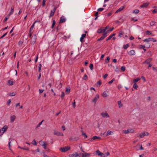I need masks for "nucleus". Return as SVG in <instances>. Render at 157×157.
<instances>
[{"label":"nucleus","instance_id":"f257e3e1","mask_svg":"<svg viewBox=\"0 0 157 157\" xmlns=\"http://www.w3.org/2000/svg\"><path fill=\"white\" fill-rule=\"evenodd\" d=\"M71 148L70 147L67 146L63 147H61L59 148V150L62 152H65L69 150Z\"/></svg>","mask_w":157,"mask_h":157},{"label":"nucleus","instance_id":"f03ea898","mask_svg":"<svg viewBox=\"0 0 157 157\" xmlns=\"http://www.w3.org/2000/svg\"><path fill=\"white\" fill-rule=\"evenodd\" d=\"M79 138L78 136H71L69 138V139L70 140L73 141H76L79 140Z\"/></svg>","mask_w":157,"mask_h":157},{"label":"nucleus","instance_id":"7ed1b4c3","mask_svg":"<svg viewBox=\"0 0 157 157\" xmlns=\"http://www.w3.org/2000/svg\"><path fill=\"white\" fill-rule=\"evenodd\" d=\"M151 41L154 42H156L157 41L156 40L154 39L153 38L151 37H149L148 38H146L143 40V41L145 42H148Z\"/></svg>","mask_w":157,"mask_h":157},{"label":"nucleus","instance_id":"20e7f679","mask_svg":"<svg viewBox=\"0 0 157 157\" xmlns=\"http://www.w3.org/2000/svg\"><path fill=\"white\" fill-rule=\"evenodd\" d=\"M8 128L7 126L5 125L1 128L0 130V132L2 134H3L5 132H6Z\"/></svg>","mask_w":157,"mask_h":157},{"label":"nucleus","instance_id":"39448f33","mask_svg":"<svg viewBox=\"0 0 157 157\" xmlns=\"http://www.w3.org/2000/svg\"><path fill=\"white\" fill-rule=\"evenodd\" d=\"M54 8L53 9L51 10L50 14L49 16V17L50 18L54 16V13H55L56 10V9H57V7H56L55 6H54Z\"/></svg>","mask_w":157,"mask_h":157},{"label":"nucleus","instance_id":"423d86ee","mask_svg":"<svg viewBox=\"0 0 157 157\" xmlns=\"http://www.w3.org/2000/svg\"><path fill=\"white\" fill-rule=\"evenodd\" d=\"M36 36L34 34L33 35L31 38V42L33 44H34L36 42Z\"/></svg>","mask_w":157,"mask_h":157},{"label":"nucleus","instance_id":"0eeeda50","mask_svg":"<svg viewBox=\"0 0 157 157\" xmlns=\"http://www.w3.org/2000/svg\"><path fill=\"white\" fill-rule=\"evenodd\" d=\"M134 132V130L132 129H128L127 130H123L124 133L125 134H127L128 133L131 132L133 133Z\"/></svg>","mask_w":157,"mask_h":157},{"label":"nucleus","instance_id":"6e6552de","mask_svg":"<svg viewBox=\"0 0 157 157\" xmlns=\"http://www.w3.org/2000/svg\"><path fill=\"white\" fill-rule=\"evenodd\" d=\"M99 98V95L98 94H97L96 95V96L95 97L93 100L92 101V102H94L95 104H96V101L98 100V99Z\"/></svg>","mask_w":157,"mask_h":157},{"label":"nucleus","instance_id":"1a4fd4ad","mask_svg":"<svg viewBox=\"0 0 157 157\" xmlns=\"http://www.w3.org/2000/svg\"><path fill=\"white\" fill-rule=\"evenodd\" d=\"M54 134L55 135H57L58 136H63V135L62 132H57L56 131H54Z\"/></svg>","mask_w":157,"mask_h":157},{"label":"nucleus","instance_id":"9d476101","mask_svg":"<svg viewBox=\"0 0 157 157\" xmlns=\"http://www.w3.org/2000/svg\"><path fill=\"white\" fill-rule=\"evenodd\" d=\"M101 138L99 136H93L92 138L90 139V141L93 142L95 140L97 139H100Z\"/></svg>","mask_w":157,"mask_h":157},{"label":"nucleus","instance_id":"9b49d317","mask_svg":"<svg viewBox=\"0 0 157 157\" xmlns=\"http://www.w3.org/2000/svg\"><path fill=\"white\" fill-rule=\"evenodd\" d=\"M101 115L104 117H109V115L108 114V113H101Z\"/></svg>","mask_w":157,"mask_h":157},{"label":"nucleus","instance_id":"f8f14e48","mask_svg":"<svg viewBox=\"0 0 157 157\" xmlns=\"http://www.w3.org/2000/svg\"><path fill=\"white\" fill-rule=\"evenodd\" d=\"M149 4V3L146 2L144 3L142 5L140 6V7L141 8H145L147 7Z\"/></svg>","mask_w":157,"mask_h":157},{"label":"nucleus","instance_id":"ddd939ff","mask_svg":"<svg viewBox=\"0 0 157 157\" xmlns=\"http://www.w3.org/2000/svg\"><path fill=\"white\" fill-rule=\"evenodd\" d=\"M90 154L88 153H82L81 154V156L82 157H89L90 156Z\"/></svg>","mask_w":157,"mask_h":157},{"label":"nucleus","instance_id":"4468645a","mask_svg":"<svg viewBox=\"0 0 157 157\" xmlns=\"http://www.w3.org/2000/svg\"><path fill=\"white\" fill-rule=\"evenodd\" d=\"M78 155L77 153L75 152L72 154L69 155V156L70 157H75Z\"/></svg>","mask_w":157,"mask_h":157},{"label":"nucleus","instance_id":"2eb2a0df","mask_svg":"<svg viewBox=\"0 0 157 157\" xmlns=\"http://www.w3.org/2000/svg\"><path fill=\"white\" fill-rule=\"evenodd\" d=\"M16 118V117L14 115L10 117V122H13Z\"/></svg>","mask_w":157,"mask_h":157},{"label":"nucleus","instance_id":"dca6fc26","mask_svg":"<svg viewBox=\"0 0 157 157\" xmlns=\"http://www.w3.org/2000/svg\"><path fill=\"white\" fill-rule=\"evenodd\" d=\"M66 21V19L63 16L61 17L60 19V23H63L65 22Z\"/></svg>","mask_w":157,"mask_h":157},{"label":"nucleus","instance_id":"f3484780","mask_svg":"<svg viewBox=\"0 0 157 157\" xmlns=\"http://www.w3.org/2000/svg\"><path fill=\"white\" fill-rule=\"evenodd\" d=\"M86 36V34H82V36L80 38V41L81 42H83V39Z\"/></svg>","mask_w":157,"mask_h":157},{"label":"nucleus","instance_id":"a211bd4d","mask_svg":"<svg viewBox=\"0 0 157 157\" xmlns=\"http://www.w3.org/2000/svg\"><path fill=\"white\" fill-rule=\"evenodd\" d=\"M129 54L130 56L134 55L135 54V51L134 50H131L129 52Z\"/></svg>","mask_w":157,"mask_h":157},{"label":"nucleus","instance_id":"6ab92c4d","mask_svg":"<svg viewBox=\"0 0 157 157\" xmlns=\"http://www.w3.org/2000/svg\"><path fill=\"white\" fill-rule=\"evenodd\" d=\"M125 8V7L124 6H121V7L118 9L116 11V13H117L119 12H120L122 10H123Z\"/></svg>","mask_w":157,"mask_h":157},{"label":"nucleus","instance_id":"aec40b11","mask_svg":"<svg viewBox=\"0 0 157 157\" xmlns=\"http://www.w3.org/2000/svg\"><path fill=\"white\" fill-rule=\"evenodd\" d=\"M7 84L8 85H12L13 84V82L12 81V80H10L8 81L7 82Z\"/></svg>","mask_w":157,"mask_h":157},{"label":"nucleus","instance_id":"412c9836","mask_svg":"<svg viewBox=\"0 0 157 157\" xmlns=\"http://www.w3.org/2000/svg\"><path fill=\"white\" fill-rule=\"evenodd\" d=\"M70 90H71V89L69 87H67L66 88V90H65V92H66V93L67 94H69L70 92Z\"/></svg>","mask_w":157,"mask_h":157},{"label":"nucleus","instance_id":"4be33fe9","mask_svg":"<svg viewBox=\"0 0 157 157\" xmlns=\"http://www.w3.org/2000/svg\"><path fill=\"white\" fill-rule=\"evenodd\" d=\"M36 21H35L34 22L33 24L31 26V27L30 28V30H29L30 31H31L33 30V28L34 26V25H35V23L36 22Z\"/></svg>","mask_w":157,"mask_h":157},{"label":"nucleus","instance_id":"5701e85b","mask_svg":"<svg viewBox=\"0 0 157 157\" xmlns=\"http://www.w3.org/2000/svg\"><path fill=\"white\" fill-rule=\"evenodd\" d=\"M145 47V46L144 45H140L139 46L140 48V49H143L144 50V52L146 51V49L144 48Z\"/></svg>","mask_w":157,"mask_h":157},{"label":"nucleus","instance_id":"b1692460","mask_svg":"<svg viewBox=\"0 0 157 157\" xmlns=\"http://www.w3.org/2000/svg\"><path fill=\"white\" fill-rule=\"evenodd\" d=\"M39 144L40 145L43 146L44 145V144H45L46 143L44 142V141L41 140L39 142Z\"/></svg>","mask_w":157,"mask_h":157},{"label":"nucleus","instance_id":"393cba45","mask_svg":"<svg viewBox=\"0 0 157 157\" xmlns=\"http://www.w3.org/2000/svg\"><path fill=\"white\" fill-rule=\"evenodd\" d=\"M137 147H139L140 150H144V148L142 147V145H140V144L137 145L136 146V148Z\"/></svg>","mask_w":157,"mask_h":157},{"label":"nucleus","instance_id":"a878e982","mask_svg":"<svg viewBox=\"0 0 157 157\" xmlns=\"http://www.w3.org/2000/svg\"><path fill=\"white\" fill-rule=\"evenodd\" d=\"M145 132H142L141 133L140 135L139 136L140 137V138H143V137L146 136V134H145Z\"/></svg>","mask_w":157,"mask_h":157},{"label":"nucleus","instance_id":"bb28decb","mask_svg":"<svg viewBox=\"0 0 157 157\" xmlns=\"http://www.w3.org/2000/svg\"><path fill=\"white\" fill-rule=\"evenodd\" d=\"M103 28L101 27L100 29H98L97 31V33H101L102 32V29Z\"/></svg>","mask_w":157,"mask_h":157},{"label":"nucleus","instance_id":"cd10ccee","mask_svg":"<svg viewBox=\"0 0 157 157\" xmlns=\"http://www.w3.org/2000/svg\"><path fill=\"white\" fill-rule=\"evenodd\" d=\"M14 11V7L13 6H12L11 7V10L10 11V13L9 14L10 15V14H12Z\"/></svg>","mask_w":157,"mask_h":157},{"label":"nucleus","instance_id":"c85d7f7f","mask_svg":"<svg viewBox=\"0 0 157 157\" xmlns=\"http://www.w3.org/2000/svg\"><path fill=\"white\" fill-rule=\"evenodd\" d=\"M152 60V59L151 58H149L147 59L146 60V61L147 62V63H149Z\"/></svg>","mask_w":157,"mask_h":157},{"label":"nucleus","instance_id":"c756f323","mask_svg":"<svg viewBox=\"0 0 157 157\" xmlns=\"http://www.w3.org/2000/svg\"><path fill=\"white\" fill-rule=\"evenodd\" d=\"M152 55V53L151 51H149L147 52V56L149 57H150Z\"/></svg>","mask_w":157,"mask_h":157},{"label":"nucleus","instance_id":"7c9ffc66","mask_svg":"<svg viewBox=\"0 0 157 157\" xmlns=\"http://www.w3.org/2000/svg\"><path fill=\"white\" fill-rule=\"evenodd\" d=\"M140 78H136V79H134L133 80V81L134 82H136L140 80Z\"/></svg>","mask_w":157,"mask_h":157},{"label":"nucleus","instance_id":"2f4dec72","mask_svg":"<svg viewBox=\"0 0 157 157\" xmlns=\"http://www.w3.org/2000/svg\"><path fill=\"white\" fill-rule=\"evenodd\" d=\"M9 96H14L16 95V94L15 92H12L11 93H10L9 94Z\"/></svg>","mask_w":157,"mask_h":157},{"label":"nucleus","instance_id":"473e14b6","mask_svg":"<svg viewBox=\"0 0 157 157\" xmlns=\"http://www.w3.org/2000/svg\"><path fill=\"white\" fill-rule=\"evenodd\" d=\"M118 104L119 105V107L120 108L122 106V105L121 104V101H118Z\"/></svg>","mask_w":157,"mask_h":157},{"label":"nucleus","instance_id":"72a5a7b5","mask_svg":"<svg viewBox=\"0 0 157 157\" xmlns=\"http://www.w3.org/2000/svg\"><path fill=\"white\" fill-rule=\"evenodd\" d=\"M139 12V10H137V9H135V10L133 11V13H135L136 14H137Z\"/></svg>","mask_w":157,"mask_h":157},{"label":"nucleus","instance_id":"f704fd0d","mask_svg":"<svg viewBox=\"0 0 157 157\" xmlns=\"http://www.w3.org/2000/svg\"><path fill=\"white\" fill-rule=\"evenodd\" d=\"M96 152V153L97 155H98V156H100L101 155V152L99 150H97Z\"/></svg>","mask_w":157,"mask_h":157},{"label":"nucleus","instance_id":"c9c22d12","mask_svg":"<svg viewBox=\"0 0 157 157\" xmlns=\"http://www.w3.org/2000/svg\"><path fill=\"white\" fill-rule=\"evenodd\" d=\"M108 94L107 93H106V92L105 91L102 94V96L103 97H107L108 96Z\"/></svg>","mask_w":157,"mask_h":157},{"label":"nucleus","instance_id":"e433bc0d","mask_svg":"<svg viewBox=\"0 0 157 157\" xmlns=\"http://www.w3.org/2000/svg\"><path fill=\"white\" fill-rule=\"evenodd\" d=\"M42 67V65L41 63H40L39 65V66L38 67V71L39 72H40V70H41V68Z\"/></svg>","mask_w":157,"mask_h":157},{"label":"nucleus","instance_id":"4c0bfd02","mask_svg":"<svg viewBox=\"0 0 157 157\" xmlns=\"http://www.w3.org/2000/svg\"><path fill=\"white\" fill-rule=\"evenodd\" d=\"M55 24H56V21H55L54 20H53V21H52V26H51L52 28H53L54 27Z\"/></svg>","mask_w":157,"mask_h":157},{"label":"nucleus","instance_id":"58836bf2","mask_svg":"<svg viewBox=\"0 0 157 157\" xmlns=\"http://www.w3.org/2000/svg\"><path fill=\"white\" fill-rule=\"evenodd\" d=\"M124 34V32L122 31H120L119 32V36L121 37V36Z\"/></svg>","mask_w":157,"mask_h":157},{"label":"nucleus","instance_id":"ea45409f","mask_svg":"<svg viewBox=\"0 0 157 157\" xmlns=\"http://www.w3.org/2000/svg\"><path fill=\"white\" fill-rule=\"evenodd\" d=\"M129 45L128 44H127L124 46L123 48L124 49H126L129 46Z\"/></svg>","mask_w":157,"mask_h":157},{"label":"nucleus","instance_id":"a19ab883","mask_svg":"<svg viewBox=\"0 0 157 157\" xmlns=\"http://www.w3.org/2000/svg\"><path fill=\"white\" fill-rule=\"evenodd\" d=\"M10 16V14H8V16H7L6 17H5V19H4V22H5V21H7V20L9 18Z\"/></svg>","mask_w":157,"mask_h":157},{"label":"nucleus","instance_id":"79ce46f5","mask_svg":"<svg viewBox=\"0 0 157 157\" xmlns=\"http://www.w3.org/2000/svg\"><path fill=\"white\" fill-rule=\"evenodd\" d=\"M93 64L92 63H90V65L89 67L91 70H92L93 69Z\"/></svg>","mask_w":157,"mask_h":157},{"label":"nucleus","instance_id":"37998d69","mask_svg":"<svg viewBox=\"0 0 157 157\" xmlns=\"http://www.w3.org/2000/svg\"><path fill=\"white\" fill-rule=\"evenodd\" d=\"M138 86L136 83L134 84L133 85V87L134 89H136L138 88Z\"/></svg>","mask_w":157,"mask_h":157},{"label":"nucleus","instance_id":"c03bdc74","mask_svg":"<svg viewBox=\"0 0 157 157\" xmlns=\"http://www.w3.org/2000/svg\"><path fill=\"white\" fill-rule=\"evenodd\" d=\"M110 58L109 57H108L105 60V62L106 63H108L109 62V60L110 59Z\"/></svg>","mask_w":157,"mask_h":157},{"label":"nucleus","instance_id":"a18cd8bd","mask_svg":"<svg viewBox=\"0 0 157 157\" xmlns=\"http://www.w3.org/2000/svg\"><path fill=\"white\" fill-rule=\"evenodd\" d=\"M121 69L122 71H124L125 70V67L124 66H122L121 67Z\"/></svg>","mask_w":157,"mask_h":157},{"label":"nucleus","instance_id":"49530a36","mask_svg":"<svg viewBox=\"0 0 157 157\" xmlns=\"http://www.w3.org/2000/svg\"><path fill=\"white\" fill-rule=\"evenodd\" d=\"M107 32H105L103 34L102 36L105 38L107 36Z\"/></svg>","mask_w":157,"mask_h":157},{"label":"nucleus","instance_id":"de8ad7c7","mask_svg":"<svg viewBox=\"0 0 157 157\" xmlns=\"http://www.w3.org/2000/svg\"><path fill=\"white\" fill-rule=\"evenodd\" d=\"M155 23V22L154 21H151L150 23V25L151 26H152L154 25Z\"/></svg>","mask_w":157,"mask_h":157},{"label":"nucleus","instance_id":"09e8293b","mask_svg":"<svg viewBox=\"0 0 157 157\" xmlns=\"http://www.w3.org/2000/svg\"><path fill=\"white\" fill-rule=\"evenodd\" d=\"M43 121V120H42L41 122H40L39 124L37 125V128H38L42 124V122Z\"/></svg>","mask_w":157,"mask_h":157},{"label":"nucleus","instance_id":"8fccbe9b","mask_svg":"<svg viewBox=\"0 0 157 157\" xmlns=\"http://www.w3.org/2000/svg\"><path fill=\"white\" fill-rule=\"evenodd\" d=\"M12 140V139L11 138H10L9 139V147H10V144L11 143V141Z\"/></svg>","mask_w":157,"mask_h":157},{"label":"nucleus","instance_id":"3c124183","mask_svg":"<svg viewBox=\"0 0 157 157\" xmlns=\"http://www.w3.org/2000/svg\"><path fill=\"white\" fill-rule=\"evenodd\" d=\"M32 144L33 145H36V143L35 140H34L32 142Z\"/></svg>","mask_w":157,"mask_h":157},{"label":"nucleus","instance_id":"603ef678","mask_svg":"<svg viewBox=\"0 0 157 157\" xmlns=\"http://www.w3.org/2000/svg\"><path fill=\"white\" fill-rule=\"evenodd\" d=\"M38 58V55H37L36 56L35 59V63H36L37 62Z\"/></svg>","mask_w":157,"mask_h":157},{"label":"nucleus","instance_id":"864d4df0","mask_svg":"<svg viewBox=\"0 0 157 157\" xmlns=\"http://www.w3.org/2000/svg\"><path fill=\"white\" fill-rule=\"evenodd\" d=\"M64 95H65L64 93V92H62V94L61 95V98H63L64 97Z\"/></svg>","mask_w":157,"mask_h":157},{"label":"nucleus","instance_id":"5fc2aeb1","mask_svg":"<svg viewBox=\"0 0 157 157\" xmlns=\"http://www.w3.org/2000/svg\"><path fill=\"white\" fill-rule=\"evenodd\" d=\"M104 10V8H100L98 9V11H101Z\"/></svg>","mask_w":157,"mask_h":157},{"label":"nucleus","instance_id":"6e6d98bb","mask_svg":"<svg viewBox=\"0 0 157 157\" xmlns=\"http://www.w3.org/2000/svg\"><path fill=\"white\" fill-rule=\"evenodd\" d=\"M7 34V33H5L2 36H1V37H0V38L1 39H2V38H3L4 36H5Z\"/></svg>","mask_w":157,"mask_h":157},{"label":"nucleus","instance_id":"4d7b16f0","mask_svg":"<svg viewBox=\"0 0 157 157\" xmlns=\"http://www.w3.org/2000/svg\"><path fill=\"white\" fill-rule=\"evenodd\" d=\"M115 79L114 78H113L109 82V84H112L113 82L114 81Z\"/></svg>","mask_w":157,"mask_h":157},{"label":"nucleus","instance_id":"13d9d810","mask_svg":"<svg viewBox=\"0 0 157 157\" xmlns=\"http://www.w3.org/2000/svg\"><path fill=\"white\" fill-rule=\"evenodd\" d=\"M146 33L147 34V35H151V33L149 31L147 30L146 32Z\"/></svg>","mask_w":157,"mask_h":157},{"label":"nucleus","instance_id":"bf43d9fd","mask_svg":"<svg viewBox=\"0 0 157 157\" xmlns=\"http://www.w3.org/2000/svg\"><path fill=\"white\" fill-rule=\"evenodd\" d=\"M112 36L110 35V36H109L108 37V38L106 39V41H108L109 40H110L112 38Z\"/></svg>","mask_w":157,"mask_h":157},{"label":"nucleus","instance_id":"052dcab7","mask_svg":"<svg viewBox=\"0 0 157 157\" xmlns=\"http://www.w3.org/2000/svg\"><path fill=\"white\" fill-rule=\"evenodd\" d=\"M110 153L109 152H107L104 154L105 155V157H107L108 155H109Z\"/></svg>","mask_w":157,"mask_h":157},{"label":"nucleus","instance_id":"680f3d73","mask_svg":"<svg viewBox=\"0 0 157 157\" xmlns=\"http://www.w3.org/2000/svg\"><path fill=\"white\" fill-rule=\"evenodd\" d=\"M72 105L74 108H75L76 107L75 102V100H74V102L72 103Z\"/></svg>","mask_w":157,"mask_h":157},{"label":"nucleus","instance_id":"e2e57ef3","mask_svg":"<svg viewBox=\"0 0 157 157\" xmlns=\"http://www.w3.org/2000/svg\"><path fill=\"white\" fill-rule=\"evenodd\" d=\"M44 91V90H42V89H39V93L40 94H41L42 93H43V91Z\"/></svg>","mask_w":157,"mask_h":157},{"label":"nucleus","instance_id":"0e129e2a","mask_svg":"<svg viewBox=\"0 0 157 157\" xmlns=\"http://www.w3.org/2000/svg\"><path fill=\"white\" fill-rule=\"evenodd\" d=\"M48 144H44V146H43L44 147V148L45 149H46L47 148L46 146H47Z\"/></svg>","mask_w":157,"mask_h":157},{"label":"nucleus","instance_id":"69168bd1","mask_svg":"<svg viewBox=\"0 0 157 157\" xmlns=\"http://www.w3.org/2000/svg\"><path fill=\"white\" fill-rule=\"evenodd\" d=\"M97 84L100 86L101 84V81H99L97 82Z\"/></svg>","mask_w":157,"mask_h":157},{"label":"nucleus","instance_id":"338daca9","mask_svg":"<svg viewBox=\"0 0 157 157\" xmlns=\"http://www.w3.org/2000/svg\"><path fill=\"white\" fill-rule=\"evenodd\" d=\"M11 100L10 99H9L7 102V105H9L10 104L11 102Z\"/></svg>","mask_w":157,"mask_h":157},{"label":"nucleus","instance_id":"774afa93","mask_svg":"<svg viewBox=\"0 0 157 157\" xmlns=\"http://www.w3.org/2000/svg\"><path fill=\"white\" fill-rule=\"evenodd\" d=\"M157 12V10L156 9H154L152 11L153 13H155Z\"/></svg>","mask_w":157,"mask_h":157}]
</instances>
